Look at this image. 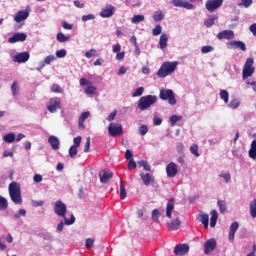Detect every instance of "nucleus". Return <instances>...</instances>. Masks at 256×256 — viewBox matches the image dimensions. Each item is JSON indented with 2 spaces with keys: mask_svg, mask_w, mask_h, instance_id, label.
I'll return each mask as SVG.
<instances>
[{
  "mask_svg": "<svg viewBox=\"0 0 256 256\" xmlns=\"http://www.w3.org/2000/svg\"><path fill=\"white\" fill-rule=\"evenodd\" d=\"M85 57L87 59H91V57H99V54H97L96 49H90L89 51L85 52Z\"/></svg>",
  "mask_w": 256,
  "mask_h": 256,
  "instance_id": "a19ab883",
  "label": "nucleus"
},
{
  "mask_svg": "<svg viewBox=\"0 0 256 256\" xmlns=\"http://www.w3.org/2000/svg\"><path fill=\"white\" fill-rule=\"evenodd\" d=\"M181 119H183V116L172 115L169 118L171 127H175V125H177V121H181Z\"/></svg>",
  "mask_w": 256,
  "mask_h": 256,
  "instance_id": "e433bc0d",
  "label": "nucleus"
},
{
  "mask_svg": "<svg viewBox=\"0 0 256 256\" xmlns=\"http://www.w3.org/2000/svg\"><path fill=\"white\" fill-rule=\"evenodd\" d=\"M29 57V52H21L13 57V61L14 63H27Z\"/></svg>",
  "mask_w": 256,
  "mask_h": 256,
  "instance_id": "f3484780",
  "label": "nucleus"
},
{
  "mask_svg": "<svg viewBox=\"0 0 256 256\" xmlns=\"http://www.w3.org/2000/svg\"><path fill=\"white\" fill-rule=\"evenodd\" d=\"M216 247H217V240H215V238H211V239L207 240L204 243L205 255H209V253H212V251H215Z\"/></svg>",
  "mask_w": 256,
  "mask_h": 256,
  "instance_id": "9d476101",
  "label": "nucleus"
},
{
  "mask_svg": "<svg viewBox=\"0 0 256 256\" xmlns=\"http://www.w3.org/2000/svg\"><path fill=\"white\" fill-rule=\"evenodd\" d=\"M148 132H149V128L147 127V125H142L139 128V133L140 135H142V137H144V135H147Z\"/></svg>",
  "mask_w": 256,
  "mask_h": 256,
  "instance_id": "4d7b16f0",
  "label": "nucleus"
},
{
  "mask_svg": "<svg viewBox=\"0 0 256 256\" xmlns=\"http://www.w3.org/2000/svg\"><path fill=\"white\" fill-rule=\"evenodd\" d=\"M169 42V36L166 33H162L159 40L160 49H166Z\"/></svg>",
  "mask_w": 256,
  "mask_h": 256,
  "instance_id": "bb28decb",
  "label": "nucleus"
},
{
  "mask_svg": "<svg viewBox=\"0 0 256 256\" xmlns=\"http://www.w3.org/2000/svg\"><path fill=\"white\" fill-rule=\"evenodd\" d=\"M108 134L110 137H119V135H123V126L121 124L110 123L108 126Z\"/></svg>",
  "mask_w": 256,
  "mask_h": 256,
  "instance_id": "0eeeda50",
  "label": "nucleus"
},
{
  "mask_svg": "<svg viewBox=\"0 0 256 256\" xmlns=\"http://www.w3.org/2000/svg\"><path fill=\"white\" fill-rule=\"evenodd\" d=\"M181 227V220L179 218H176L175 220L170 221L167 224V228L170 231H177Z\"/></svg>",
  "mask_w": 256,
  "mask_h": 256,
  "instance_id": "b1692460",
  "label": "nucleus"
},
{
  "mask_svg": "<svg viewBox=\"0 0 256 256\" xmlns=\"http://www.w3.org/2000/svg\"><path fill=\"white\" fill-rule=\"evenodd\" d=\"M210 215V227H215L217 225V219H219V213H217V210H212Z\"/></svg>",
  "mask_w": 256,
  "mask_h": 256,
  "instance_id": "cd10ccee",
  "label": "nucleus"
},
{
  "mask_svg": "<svg viewBox=\"0 0 256 256\" xmlns=\"http://www.w3.org/2000/svg\"><path fill=\"white\" fill-rule=\"evenodd\" d=\"M154 21H163L165 19V14H163V11H156L153 15Z\"/></svg>",
  "mask_w": 256,
  "mask_h": 256,
  "instance_id": "4c0bfd02",
  "label": "nucleus"
},
{
  "mask_svg": "<svg viewBox=\"0 0 256 256\" xmlns=\"http://www.w3.org/2000/svg\"><path fill=\"white\" fill-rule=\"evenodd\" d=\"M27 215V211L25 209H20L17 214L14 215L15 219H19V217H25Z\"/></svg>",
  "mask_w": 256,
  "mask_h": 256,
  "instance_id": "680f3d73",
  "label": "nucleus"
},
{
  "mask_svg": "<svg viewBox=\"0 0 256 256\" xmlns=\"http://www.w3.org/2000/svg\"><path fill=\"white\" fill-rule=\"evenodd\" d=\"M95 244V239H92V238H88L86 239V247L88 249H93V245Z\"/></svg>",
  "mask_w": 256,
  "mask_h": 256,
  "instance_id": "bf43d9fd",
  "label": "nucleus"
},
{
  "mask_svg": "<svg viewBox=\"0 0 256 256\" xmlns=\"http://www.w3.org/2000/svg\"><path fill=\"white\" fill-rule=\"evenodd\" d=\"M23 41H27V34L21 32L13 34V36L8 39V43H23Z\"/></svg>",
  "mask_w": 256,
  "mask_h": 256,
  "instance_id": "f8f14e48",
  "label": "nucleus"
},
{
  "mask_svg": "<svg viewBox=\"0 0 256 256\" xmlns=\"http://www.w3.org/2000/svg\"><path fill=\"white\" fill-rule=\"evenodd\" d=\"M159 97L162 101H168L169 105H177V99H175V93L171 89H161Z\"/></svg>",
  "mask_w": 256,
  "mask_h": 256,
  "instance_id": "39448f33",
  "label": "nucleus"
},
{
  "mask_svg": "<svg viewBox=\"0 0 256 256\" xmlns=\"http://www.w3.org/2000/svg\"><path fill=\"white\" fill-rule=\"evenodd\" d=\"M173 209H175V201L174 200H169L167 202V206H166V217H168V219H171Z\"/></svg>",
  "mask_w": 256,
  "mask_h": 256,
  "instance_id": "a878e982",
  "label": "nucleus"
},
{
  "mask_svg": "<svg viewBox=\"0 0 256 256\" xmlns=\"http://www.w3.org/2000/svg\"><path fill=\"white\" fill-rule=\"evenodd\" d=\"M223 5V0H207L205 7L209 13L217 11Z\"/></svg>",
  "mask_w": 256,
  "mask_h": 256,
  "instance_id": "1a4fd4ad",
  "label": "nucleus"
},
{
  "mask_svg": "<svg viewBox=\"0 0 256 256\" xmlns=\"http://www.w3.org/2000/svg\"><path fill=\"white\" fill-rule=\"evenodd\" d=\"M220 213H227V204L225 200H218L217 202Z\"/></svg>",
  "mask_w": 256,
  "mask_h": 256,
  "instance_id": "f704fd0d",
  "label": "nucleus"
},
{
  "mask_svg": "<svg viewBox=\"0 0 256 256\" xmlns=\"http://www.w3.org/2000/svg\"><path fill=\"white\" fill-rule=\"evenodd\" d=\"M141 180L143 181V184L146 185V187H149L153 181H155V178L153 175H150L149 173H142L140 174Z\"/></svg>",
  "mask_w": 256,
  "mask_h": 256,
  "instance_id": "412c9836",
  "label": "nucleus"
},
{
  "mask_svg": "<svg viewBox=\"0 0 256 256\" xmlns=\"http://www.w3.org/2000/svg\"><path fill=\"white\" fill-rule=\"evenodd\" d=\"M177 69V62H164L159 68L157 75L161 79H165L168 75H171L173 71Z\"/></svg>",
  "mask_w": 256,
  "mask_h": 256,
  "instance_id": "7ed1b4c3",
  "label": "nucleus"
},
{
  "mask_svg": "<svg viewBox=\"0 0 256 256\" xmlns=\"http://www.w3.org/2000/svg\"><path fill=\"white\" fill-rule=\"evenodd\" d=\"M8 191L11 201L15 205H21L23 203V197L21 196V185L17 182H11L8 186Z\"/></svg>",
  "mask_w": 256,
  "mask_h": 256,
  "instance_id": "f03ea898",
  "label": "nucleus"
},
{
  "mask_svg": "<svg viewBox=\"0 0 256 256\" xmlns=\"http://www.w3.org/2000/svg\"><path fill=\"white\" fill-rule=\"evenodd\" d=\"M174 7H180L182 9H194V5L189 3L187 0H172Z\"/></svg>",
  "mask_w": 256,
  "mask_h": 256,
  "instance_id": "4468645a",
  "label": "nucleus"
},
{
  "mask_svg": "<svg viewBox=\"0 0 256 256\" xmlns=\"http://www.w3.org/2000/svg\"><path fill=\"white\" fill-rule=\"evenodd\" d=\"M219 177L225 180V183H229L231 181V174L226 173V174H220Z\"/></svg>",
  "mask_w": 256,
  "mask_h": 256,
  "instance_id": "e2e57ef3",
  "label": "nucleus"
},
{
  "mask_svg": "<svg viewBox=\"0 0 256 256\" xmlns=\"http://www.w3.org/2000/svg\"><path fill=\"white\" fill-rule=\"evenodd\" d=\"M11 91L14 97H17L19 95V82L14 81L11 86Z\"/></svg>",
  "mask_w": 256,
  "mask_h": 256,
  "instance_id": "c9c22d12",
  "label": "nucleus"
},
{
  "mask_svg": "<svg viewBox=\"0 0 256 256\" xmlns=\"http://www.w3.org/2000/svg\"><path fill=\"white\" fill-rule=\"evenodd\" d=\"M54 213L64 219L65 225H73V223H75V216L73 214L70 219L67 218V205L61 200H57L54 203Z\"/></svg>",
  "mask_w": 256,
  "mask_h": 256,
  "instance_id": "f257e3e1",
  "label": "nucleus"
},
{
  "mask_svg": "<svg viewBox=\"0 0 256 256\" xmlns=\"http://www.w3.org/2000/svg\"><path fill=\"white\" fill-rule=\"evenodd\" d=\"M133 169H137V162L133 159L128 161V170L131 171Z\"/></svg>",
  "mask_w": 256,
  "mask_h": 256,
  "instance_id": "6e6d98bb",
  "label": "nucleus"
},
{
  "mask_svg": "<svg viewBox=\"0 0 256 256\" xmlns=\"http://www.w3.org/2000/svg\"><path fill=\"white\" fill-rule=\"evenodd\" d=\"M89 115H91V113L89 111L87 112H83L78 119V128L85 130V121H87V119H89Z\"/></svg>",
  "mask_w": 256,
  "mask_h": 256,
  "instance_id": "a211bd4d",
  "label": "nucleus"
},
{
  "mask_svg": "<svg viewBox=\"0 0 256 256\" xmlns=\"http://www.w3.org/2000/svg\"><path fill=\"white\" fill-rule=\"evenodd\" d=\"M89 149H91V138L87 137L84 145V153H89Z\"/></svg>",
  "mask_w": 256,
  "mask_h": 256,
  "instance_id": "5fc2aeb1",
  "label": "nucleus"
},
{
  "mask_svg": "<svg viewBox=\"0 0 256 256\" xmlns=\"http://www.w3.org/2000/svg\"><path fill=\"white\" fill-rule=\"evenodd\" d=\"M114 13H115V7L110 5L104 9H102V11L100 12V17L107 19L109 17H113Z\"/></svg>",
  "mask_w": 256,
  "mask_h": 256,
  "instance_id": "6ab92c4d",
  "label": "nucleus"
},
{
  "mask_svg": "<svg viewBox=\"0 0 256 256\" xmlns=\"http://www.w3.org/2000/svg\"><path fill=\"white\" fill-rule=\"evenodd\" d=\"M160 216H161V213L159 212V209H154L152 211V221H159Z\"/></svg>",
  "mask_w": 256,
  "mask_h": 256,
  "instance_id": "603ef678",
  "label": "nucleus"
},
{
  "mask_svg": "<svg viewBox=\"0 0 256 256\" xmlns=\"http://www.w3.org/2000/svg\"><path fill=\"white\" fill-rule=\"evenodd\" d=\"M201 51L202 53H211V51H213V46H203Z\"/></svg>",
  "mask_w": 256,
  "mask_h": 256,
  "instance_id": "69168bd1",
  "label": "nucleus"
},
{
  "mask_svg": "<svg viewBox=\"0 0 256 256\" xmlns=\"http://www.w3.org/2000/svg\"><path fill=\"white\" fill-rule=\"evenodd\" d=\"M200 222L204 225L206 229H209V214H200Z\"/></svg>",
  "mask_w": 256,
  "mask_h": 256,
  "instance_id": "c756f323",
  "label": "nucleus"
},
{
  "mask_svg": "<svg viewBox=\"0 0 256 256\" xmlns=\"http://www.w3.org/2000/svg\"><path fill=\"white\" fill-rule=\"evenodd\" d=\"M216 19L217 16H209V18L204 21L205 27H213V25H215Z\"/></svg>",
  "mask_w": 256,
  "mask_h": 256,
  "instance_id": "473e14b6",
  "label": "nucleus"
},
{
  "mask_svg": "<svg viewBox=\"0 0 256 256\" xmlns=\"http://www.w3.org/2000/svg\"><path fill=\"white\" fill-rule=\"evenodd\" d=\"M48 143L50 144L51 148L54 151H58L60 142H59V138H57V136H53V135L50 136L48 138Z\"/></svg>",
  "mask_w": 256,
  "mask_h": 256,
  "instance_id": "5701e85b",
  "label": "nucleus"
},
{
  "mask_svg": "<svg viewBox=\"0 0 256 256\" xmlns=\"http://www.w3.org/2000/svg\"><path fill=\"white\" fill-rule=\"evenodd\" d=\"M253 63V58L246 59V62L242 70V79H247L255 73V67H253Z\"/></svg>",
  "mask_w": 256,
  "mask_h": 256,
  "instance_id": "423d86ee",
  "label": "nucleus"
},
{
  "mask_svg": "<svg viewBox=\"0 0 256 256\" xmlns=\"http://www.w3.org/2000/svg\"><path fill=\"white\" fill-rule=\"evenodd\" d=\"M250 31L254 35V37H256V23L250 26Z\"/></svg>",
  "mask_w": 256,
  "mask_h": 256,
  "instance_id": "774afa93",
  "label": "nucleus"
},
{
  "mask_svg": "<svg viewBox=\"0 0 256 256\" xmlns=\"http://www.w3.org/2000/svg\"><path fill=\"white\" fill-rule=\"evenodd\" d=\"M217 39H227L228 41L231 39H235V32H233V30H223L222 32H219L217 34Z\"/></svg>",
  "mask_w": 256,
  "mask_h": 256,
  "instance_id": "dca6fc26",
  "label": "nucleus"
},
{
  "mask_svg": "<svg viewBox=\"0 0 256 256\" xmlns=\"http://www.w3.org/2000/svg\"><path fill=\"white\" fill-rule=\"evenodd\" d=\"M138 167H143L144 171H151V166L145 160L138 161Z\"/></svg>",
  "mask_w": 256,
  "mask_h": 256,
  "instance_id": "79ce46f5",
  "label": "nucleus"
},
{
  "mask_svg": "<svg viewBox=\"0 0 256 256\" xmlns=\"http://www.w3.org/2000/svg\"><path fill=\"white\" fill-rule=\"evenodd\" d=\"M161 31H163L161 25H156V27L152 30V35L154 37H158V35H161Z\"/></svg>",
  "mask_w": 256,
  "mask_h": 256,
  "instance_id": "de8ad7c7",
  "label": "nucleus"
},
{
  "mask_svg": "<svg viewBox=\"0 0 256 256\" xmlns=\"http://www.w3.org/2000/svg\"><path fill=\"white\" fill-rule=\"evenodd\" d=\"M9 203L6 198L0 195V211H6L8 209Z\"/></svg>",
  "mask_w": 256,
  "mask_h": 256,
  "instance_id": "72a5a7b5",
  "label": "nucleus"
},
{
  "mask_svg": "<svg viewBox=\"0 0 256 256\" xmlns=\"http://www.w3.org/2000/svg\"><path fill=\"white\" fill-rule=\"evenodd\" d=\"M173 253L178 256L187 255L189 253V246L188 244H178L175 246Z\"/></svg>",
  "mask_w": 256,
  "mask_h": 256,
  "instance_id": "ddd939ff",
  "label": "nucleus"
},
{
  "mask_svg": "<svg viewBox=\"0 0 256 256\" xmlns=\"http://www.w3.org/2000/svg\"><path fill=\"white\" fill-rule=\"evenodd\" d=\"M120 199H127V190L125 189L123 179H120Z\"/></svg>",
  "mask_w": 256,
  "mask_h": 256,
  "instance_id": "7c9ffc66",
  "label": "nucleus"
},
{
  "mask_svg": "<svg viewBox=\"0 0 256 256\" xmlns=\"http://www.w3.org/2000/svg\"><path fill=\"white\" fill-rule=\"evenodd\" d=\"M99 177L102 183H109V179H112L113 177V172L103 170L102 172H100Z\"/></svg>",
  "mask_w": 256,
  "mask_h": 256,
  "instance_id": "aec40b11",
  "label": "nucleus"
},
{
  "mask_svg": "<svg viewBox=\"0 0 256 256\" xmlns=\"http://www.w3.org/2000/svg\"><path fill=\"white\" fill-rule=\"evenodd\" d=\"M93 19H95V16L93 14H88V15L82 16V21L84 23H87V21H93Z\"/></svg>",
  "mask_w": 256,
  "mask_h": 256,
  "instance_id": "052dcab7",
  "label": "nucleus"
},
{
  "mask_svg": "<svg viewBox=\"0 0 256 256\" xmlns=\"http://www.w3.org/2000/svg\"><path fill=\"white\" fill-rule=\"evenodd\" d=\"M177 173H179V170L177 169V164L175 162H170L166 166V175L167 177L173 178L177 177Z\"/></svg>",
  "mask_w": 256,
  "mask_h": 256,
  "instance_id": "9b49d317",
  "label": "nucleus"
},
{
  "mask_svg": "<svg viewBox=\"0 0 256 256\" xmlns=\"http://www.w3.org/2000/svg\"><path fill=\"white\" fill-rule=\"evenodd\" d=\"M56 39L59 43H66V41H69V39H71V36H65L63 32H60L57 34Z\"/></svg>",
  "mask_w": 256,
  "mask_h": 256,
  "instance_id": "2f4dec72",
  "label": "nucleus"
},
{
  "mask_svg": "<svg viewBox=\"0 0 256 256\" xmlns=\"http://www.w3.org/2000/svg\"><path fill=\"white\" fill-rule=\"evenodd\" d=\"M240 105L241 103L239 102V100L234 99L229 103L228 107H230V109H237V107H239Z\"/></svg>",
  "mask_w": 256,
  "mask_h": 256,
  "instance_id": "3c124183",
  "label": "nucleus"
},
{
  "mask_svg": "<svg viewBox=\"0 0 256 256\" xmlns=\"http://www.w3.org/2000/svg\"><path fill=\"white\" fill-rule=\"evenodd\" d=\"M4 141L6 143H13L15 141V134L14 133H8L4 136Z\"/></svg>",
  "mask_w": 256,
  "mask_h": 256,
  "instance_id": "a18cd8bd",
  "label": "nucleus"
},
{
  "mask_svg": "<svg viewBox=\"0 0 256 256\" xmlns=\"http://www.w3.org/2000/svg\"><path fill=\"white\" fill-rule=\"evenodd\" d=\"M190 152L196 157H200L201 155L199 154V146L197 144H193L192 146H190Z\"/></svg>",
  "mask_w": 256,
  "mask_h": 256,
  "instance_id": "37998d69",
  "label": "nucleus"
},
{
  "mask_svg": "<svg viewBox=\"0 0 256 256\" xmlns=\"http://www.w3.org/2000/svg\"><path fill=\"white\" fill-rule=\"evenodd\" d=\"M143 21H145V16L143 15H134L132 18V23H135V24L141 23Z\"/></svg>",
  "mask_w": 256,
  "mask_h": 256,
  "instance_id": "49530a36",
  "label": "nucleus"
},
{
  "mask_svg": "<svg viewBox=\"0 0 256 256\" xmlns=\"http://www.w3.org/2000/svg\"><path fill=\"white\" fill-rule=\"evenodd\" d=\"M237 229H239V223L238 222L232 223L230 226V231L228 236L229 241H235V233H237Z\"/></svg>",
  "mask_w": 256,
  "mask_h": 256,
  "instance_id": "4be33fe9",
  "label": "nucleus"
},
{
  "mask_svg": "<svg viewBox=\"0 0 256 256\" xmlns=\"http://www.w3.org/2000/svg\"><path fill=\"white\" fill-rule=\"evenodd\" d=\"M66 55L67 51L65 49L56 51V57H58V59H63V57H65Z\"/></svg>",
  "mask_w": 256,
  "mask_h": 256,
  "instance_id": "13d9d810",
  "label": "nucleus"
},
{
  "mask_svg": "<svg viewBox=\"0 0 256 256\" xmlns=\"http://www.w3.org/2000/svg\"><path fill=\"white\" fill-rule=\"evenodd\" d=\"M29 18V10H20L14 16V21L16 23H21Z\"/></svg>",
  "mask_w": 256,
  "mask_h": 256,
  "instance_id": "2eb2a0df",
  "label": "nucleus"
},
{
  "mask_svg": "<svg viewBox=\"0 0 256 256\" xmlns=\"http://www.w3.org/2000/svg\"><path fill=\"white\" fill-rule=\"evenodd\" d=\"M250 215L253 219L256 217V199L250 203Z\"/></svg>",
  "mask_w": 256,
  "mask_h": 256,
  "instance_id": "58836bf2",
  "label": "nucleus"
},
{
  "mask_svg": "<svg viewBox=\"0 0 256 256\" xmlns=\"http://www.w3.org/2000/svg\"><path fill=\"white\" fill-rule=\"evenodd\" d=\"M143 91H145V88L139 87L135 90V92L132 94V97H141L143 95Z\"/></svg>",
  "mask_w": 256,
  "mask_h": 256,
  "instance_id": "864d4df0",
  "label": "nucleus"
},
{
  "mask_svg": "<svg viewBox=\"0 0 256 256\" xmlns=\"http://www.w3.org/2000/svg\"><path fill=\"white\" fill-rule=\"evenodd\" d=\"M80 85L81 87H85V85H91V81L87 80V78H81Z\"/></svg>",
  "mask_w": 256,
  "mask_h": 256,
  "instance_id": "338daca9",
  "label": "nucleus"
},
{
  "mask_svg": "<svg viewBox=\"0 0 256 256\" xmlns=\"http://www.w3.org/2000/svg\"><path fill=\"white\" fill-rule=\"evenodd\" d=\"M248 155L250 159H253L255 161L256 159V140H253L250 146V149L248 151Z\"/></svg>",
  "mask_w": 256,
  "mask_h": 256,
  "instance_id": "c85d7f7f",
  "label": "nucleus"
},
{
  "mask_svg": "<svg viewBox=\"0 0 256 256\" xmlns=\"http://www.w3.org/2000/svg\"><path fill=\"white\" fill-rule=\"evenodd\" d=\"M50 89L52 93H63V88L58 84H52Z\"/></svg>",
  "mask_w": 256,
  "mask_h": 256,
  "instance_id": "c03bdc74",
  "label": "nucleus"
},
{
  "mask_svg": "<svg viewBox=\"0 0 256 256\" xmlns=\"http://www.w3.org/2000/svg\"><path fill=\"white\" fill-rule=\"evenodd\" d=\"M58 109H61V98H51L47 105V110L49 111V113H57Z\"/></svg>",
  "mask_w": 256,
  "mask_h": 256,
  "instance_id": "6e6552de",
  "label": "nucleus"
},
{
  "mask_svg": "<svg viewBox=\"0 0 256 256\" xmlns=\"http://www.w3.org/2000/svg\"><path fill=\"white\" fill-rule=\"evenodd\" d=\"M97 91V87L95 86H88L86 89H85V93L86 95H94V93Z\"/></svg>",
  "mask_w": 256,
  "mask_h": 256,
  "instance_id": "8fccbe9b",
  "label": "nucleus"
},
{
  "mask_svg": "<svg viewBox=\"0 0 256 256\" xmlns=\"http://www.w3.org/2000/svg\"><path fill=\"white\" fill-rule=\"evenodd\" d=\"M220 99H222L224 103H229V92H227V90H220Z\"/></svg>",
  "mask_w": 256,
  "mask_h": 256,
  "instance_id": "ea45409f",
  "label": "nucleus"
},
{
  "mask_svg": "<svg viewBox=\"0 0 256 256\" xmlns=\"http://www.w3.org/2000/svg\"><path fill=\"white\" fill-rule=\"evenodd\" d=\"M154 103H157V96H153V95L143 96L139 99L138 109L140 111H145L146 109H149L151 105H154Z\"/></svg>",
  "mask_w": 256,
  "mask_h": 256,
  "instance_id": "20e7f679",
  "label": "nucleus"
},
{
  "mask_svg": "<svg viewBox=\"0 0 256 256\" xmlns=\"http://www.w3.org/2000/svg\"><path fill=\"white\" fill-rule=\"evenodd\" d=\"M234 49H241V51H247V46H245V42L243 41H231L229 43Z\"/></svg>",
  "mask_w": 256,
  "mask_h": 256,
  "instance_id": "393cba45",
  "label": "nucleus"
},
{
  "mask_svg": "<svg viewBox=\"0 0 256 256\" xmlns=\"http://www.w3.org/2000/svg\"><path fill=\"white\" fill-rule=\"evenodd\" d=\"M77 149L78 147L77 146H71L69 148V156L73 159L75 157H77Z\"/></svg>",
  "mask_w": 256,
  "mask_h": 256,
  "instance_id": "09e8293b",
  "label": "nucleus"
},
{
  "mask_svg": "<svg viewBox=\"0 0 256 256\" xmlns=\"http://www.w3.org/2000/svg\"><path fill=\"white\" fill-rule=\"evenodd\" d=\"M72 147H81V136L74 138V145H72Z\"/></svg>",
  "mask_w": 256,
  "mask_h": 256,
  "instance_id": "0e129e2a",
  "label": "nucleus"
}]
</instances>
